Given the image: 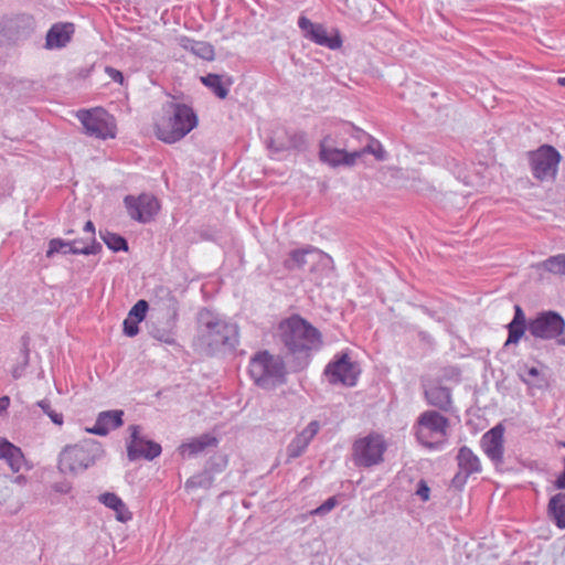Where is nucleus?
Instances as JSON below:
<instances>
[{
    "label": "nucleus",
    "instance_id": "nucleus-1",
    "mask_svg": "<svg viewBox=\"0 0 565 565\" xmlns=\"http://www.w3.org/2000/svg\"><path fill=\"white\" fill-rule=\"evenodd\" d=\"M198 345L206 355L231 352L238 343L237 326L227 322L209 309H202L198 315Z\"/></svg>",
    "mask_w": 565,
    "mask_h": 565
},
{
    "label": "nucleus",
    "instance_id": "nucleus-2",
    "mask_svg": "<svg viewBox=\"0 0 565 565\" xmlns=\"http://www.w3.org/2000/svg\"><path fill=\"white\" fill-rule=\"evenodd\" d=\"M280 342L297 359H306L321 345L320 332L299 316L282 320L277 330Z\"/></svg>",
    "mask_w": 565,
    "mask_h": 565
},
{
    "label": "nucleus",
    "instance_id": "nucleus-3",
    "mask_svg": "<svg viewBox=\"0 0 565 565\" xmlns=\"http://www.w3.org/2000/svg\"><path fill=\"white\" fill-rule=\"evenodd\" d=\"M168 107L171 114L156 122L154 132L159 140L174 143L198 126V116L192 107L185 104L169 103Z\"/></svg>",
    "mask_w": 565,
    "mask_h": 565
},
{
    "label": "nucleus",
    "instance_id": "nucleus-4",
    "mask_svg": "<svg viewBox=\"0 0 565 565\" xmlns=\"http://www.w3.org/2000/svg\"><path fill=\"white\" fill-rule=\"evenodd\" d=\"M249 373L255 383L264 390H273L286 383L287 367L280 355L268 351L257 353L250 361Z\"/></svg>",
    "mask_w": 565,
    "mask_h": 565
},
{
    "label": "nucleus",
    "instance_id": "nucleus-5",
    "mask_svg": "<svg viewBox=\"0 0 565 565\" xmlns=\"http://www.w3.org/2000/svg\"><path fill=\"white\" fill-rule=\"evenodd\" d=\"M413 430L423 447L438 450L448 440L449 420L436 411H425L418 416Z\"/></svg>",
    "mask_w": 565,
    "mask_h": 565
},
{
    "label": "nucleus",
    "instance_id": "nucleus-6",
    "mask_svg": "<svg viewBox=\"0 0 565 565\" xmlns=\"http://www.w3.org/2000/svg\"><path fill=\"white\" fill-rule=\"evenodd\" d=\"M103 445L95 439H85L79 444L66 446L60 454L61 472L77 473L84 471L104 456Z\"/></svg>",
    "mask_w": 565,
    "mask_h": 565
},
{
    "label": "nucleus",
    "instance_id": "nucleus-7",
    "mask_svg": "<svg viewBox=\"0 0 565 565\" xmlns=\"http://www.w3.org/2000/svg\"><path fill=\"white\" fill-rule=\"evenodd\" d=\"M387 444L384 437L377 433H371L359 437L352 445V460L359 468H371L384 460Z\"/></svg>",
    "mask_w": 565,
    "mask_h": 565
},
{
    "label": "nucleus",
    "instance_id": "nucleus-8",
    "mask_svg": "<svg viewBox=\"0 0 565 565\" xmlns=\"http://www.w3.org/2000/svg\"><path fill=\"white\" fill-rule=\"evenodd\" d=\"M562 160L561 153L550 145H543L529 152V161L533 177L540 181H554Z\"/></svg>",
    "mask_w": 565,
    "mask_h": 565
},
{
    "label": "nucleus",
    "instance_id": "nucleus-9",
    "mask_svg": "<svg viewBox=\"0 0 565 565\" xmlns=\"http://www.w3.org/2000/svg\"><path fill=\"white\" fill-rule=\"evenodd\" d=\"M129 440H127V457L130 461L145 458L149 461L161 455L162 448L160 444L149 440L140 435L141 427L139 425L129 426Z\"/></svg>",
    "mask_w": 565,
    "mask_h": 565
},
{
    "label": "nucleus",
    "instance_id": "nucleus-10",
    "mask_svg": "<svg viewBox=\"0 0 565 565\" xmlns=\"http://www.w3.org/2000/svg\"><path fill=\"white\" fill-rule=\"evenodd\" d=\"M332 259L329 255L315 247L294 249L284 260V266L289 270L302 269L306 266L311 271L317 270V266L329 267Z\"/></svg>",
    "mask_w": 565,
    "mask_h": 565
},
{
    "label": "nucleus",
    "instance_id": "nucleus-11",
    "mask_svg": "<svg viewBox=\"0 0 565 565\" xmlns=\"http://www.w3.org/2000/svg\"><path fill=\"white\" fill-rule=\"evenodd\" d=\"M35 26L36 22L32 14L18 13L3 19L1 31L8 41L18 43L31 38Z\"/></svg>",
    "mask_w": 565,
    "mask_h": 565
},
{
    "label": "nucleus",
    "instance_id": "nucleus-12",
    "mask_svg": "<svg viewBox=\"0 0 565 565\" xmlns=\"http://www.w3.org/2000/svg\"><path fill=\"white\" fill-rule=\"evenodd\" d=\"M564 329V319L553 311L540 313L527 324L529 332L540 339H554L561 335Z\"/></svg>",
    "mask_w": 565,
    "mask_h": 565
},
{
    "label": "nucleus",
    "instance_id": "nucleus-13",
    "mask_svg": "<svg viewBox=\"0 0 565 565\" xmlns=\"http://www.w3.org/2000/svg\"><path fill=\"white\" fill-rule=\"evenodd\" d=\"M124 203L128 215L132 220L143 224L152 221L160 209L158 200L153 195L145 193L137 198L127 195L124 199Z\"/></svg>",
    "mask_w": 565,
    "mask_h": 565
},
{
    "label": "nucleus",
    "instance_id": "nucleus-14",
    "mask_svg": "<svg viewBox=\"0 0 565 565\" xmlns=\"http://www.w3.org/2000/svg\"><path fill=\"white\" fill-rule=\"evenodd\" d=\"M324 374L332 384L340 383L345 386H354L360 370L359 366L350 360L348 354H342L339 359L327 365Z\"/></svg>",
    "mask_w": 565,
    "mask_h": 565
},
{
    "label": "nucleus",
    "instance_id": "nucleus-15",
    "mask_svg": "<svg viewBox=\"0 0 565 565\" xmlns=\"http://www.w3.org/2000/svg\"><path fill=\"white\" fill-rule=\"evenodd\" d=\"M273 153L288 150H301L306 147V137L302 132H289L284 127H277L266 140Z\"/></svg>",
    "mask_w": 565,
    "mask_h": 565
},
{
    "label": "nucleus",
    "instance_id": "nucleus-16",
    "mask_svg": "<svg viewBox=\"0 0 565 565\" xmlns=\"http://www.w3.org/2000/svg\"><path fill=\"white\" fill-rule=\"evenodd\" d=\"M298 26L303 35L318 45L326 46L330 50H337L342 45L339 34L329 35L327 29L319 23H313L306 17H300Z\"/></svg>",
    "mask_w": 565,
    "mask_h": 565
},
{
    "label": "nucleus",
    "instance_id": "nucleus-17",
    "mask_svg": "<svg viewBox=\"0 0 565 565\" xmlns=\"http://www.w3.org/2000/svg\"><path fill=\"white\" fill-rule=\"evenodd\" d=\"M105 117L106 113L100 110H83L78 115L87 135L100 139L114 138L115 134Z\"/></svg>",
    "mask_w": 565,
    "mask_h": 565
},
{
    "label": "nucleus",
    "instance_id": "nucleus-18",
    "mask_svg": "<svg viewBox=\"0 0 565 565\" xmlns=\"http://www.w3.org/2000/svg\"><path fill=\"white\" fill-rule=\"evenodd\" d=\"M504 427L499 424L488 430L480 440L481 448L487 457L495 465L503 462Z\"/></svg>",
    "mask_w": 565,
    "mask_h": 565
},
{
    "label": "nucleus",
    "instance_id": "nucleus-19",
    "mask_svg": "<svg viewBox=\"0 0 565 565\" xmlns=\"http://www.w3.org/2000/svg\"><path fill=\"white\" fill-rule=\"evenodd\" d=\"M74 33L75 25L73 23H54L46 32L44 47L46 50L63 49L72 41Z\"/></svg>",
    "mask_w": 565,
    "mask_h": 565
},
{
    "label": "nucleus",
    "instance_id": "nucleus-20",
    "mask_svg": "<svg viewBox=\"0 0 565 565\" xmlns=\"http://www.w3.org/2000/svg\"><path fill=\"white\" fill-rule=\"evenodd\" d=\"M362 156V152H347L342 149L330 148L326 142L320 145V160L331 167L353 166Z\"/></svg>",
    "mask_w": 565,
    "mask_h": 565
},
{
    "label": "nucleus",
    "instance_id": "nucleus-21",
    "mask_svg": "<svg viewBox=\"0 0 565 565\" xmlns=\"http://www.w3.org/2000/svg\"><path fill=\"white\" fill-rule=\"evenodd\" d=\"M320 425L317 420L310 422L287 446L289 459L300 457L309 446L310 441L318 434Z\"/></svg>",
    "mask_w": 565,
    "mask_h": 565
},
{
    "label": "nucleus",
    "instance_id": "nucleus-22",
    "mask_svg": "<svg viewBox=\"0 0 565 565\" xmlns=\"http://www.w3.org/2000/svg\"><path fill=\"white\" fill-rule=\"evenodd\" d=\"M124 411L114 409L100 412L97 416L96 423L87 431L98 436H106L110 429H116L124 424Z\"/></svg>",
    "mask_w": 565,
    "mask_h": 565
},
{
    "label": "nucleus",
    "instance_id": "nucleus-23",
    "mask_svg": "<svg viewBox=\"0 0 565 565\" xmlns=\"http://www.w3.org/2000/svg\"><path fill=\"white\" fill-rule=\"evenodd\" d=\"M457 461L460 469V472L458 473L457 478L460 477V475H463L465 478L472 473H477L481 471V462L480 459L473 451L463 446L459 449L457 455Z\"/></svg>",
    "mask_w": 565,
    "mask_h": 565
},
{
    "label": "nucleus",
    "instance_id": "nucleus-24",
    "mask_svg": "<svg viewBox=\"0 0 565 565\" xmlns=\"http://www.w3.org/2000/svg\"><path fill=\"white\" fill-rule=\"evenodd\" d=\"M0 459H4L13 472H18L24 463L21 449L6 439L0 440Z\"/></svg>",
    "mask_w": 565,
    "mask_h": 565
},
{
    "label": "nucleus",
    "instance_id": "nucleus-25",
    "mask_svg": "<svg viewBox=\"0 0 565 565\" xmlns=\"http://www.w3.org/2000/svg\"><path fill=\"white\" fill-rule=\"evenodd\" d=\"M153 297L158 305L168 311V316L175 320L178 317V300L172 291L166 286H157L153 288Z\"/></svg>",
    "mask_w": 565,
    "mask_h": 565
},
{
    "label": "nucleus",
    "instance_id": "nucleus-26",
    "mask_svg": "<svg viewBox=\"0 0 565 565\" xmlns=\"http://www.w3.org/2000/svg\"><path fill=\"white\" fill-rule=\"evenodd\" d=\"M425 396L428 404L439 409L449 411L451 407V394L447 387L430 386L426 388Z\"/></svg>",
    "mask_w": 565,
    "mask_h": 565
},
{
    "label": "nucleus",
    "instance_id": "nucleus-27",
    "mask_svg": "<svg viewBox=\"0 0 565 565\" xmlns=\"http://www.w3.org/2000/svg\"><path fill=\"white\" fill-rule=\"evenodd\" d=\"M99 501L116 512V518L118 521L126 522L131 519V513L128 511L124 501L116 493L105 492L100 494Z\"/></svg>",
    "mask_w": 565,
    "mask_h": 565
},
{
    "label": "nucleus",
    "instance_id": "nucleus-28",
    "mask_svg": "<svg viewBox=\"0 0 565 565\" xmlns=\"http://www.w3.org/2000/svg\"><path fill=\"white\" fill-rule=\"evenodd\" d=\"M217 439L211 435H202L192 439L190 443L180 446V452L183 457H192L202 452L206 447L216 446Z\"/></svg>",
    "mask_w": 565,
    "mask_h": 565
},
{
    "label": "nucleus",
    "instance_id": "nucleus-29",
    "mask_svg": "<svg viewBox=\"0 0 565 565\" xmlns=\"http://www.w3.org/2000/svg\"><path fill=\"white\" fill-rule=\"evenodd\" d=\"M547 512L558 529H565V493H557L550 499Z\"/></svg>",
    "mask_w": 565,
    "mask_h": 565
},
{
    "label": "nucleus",
    "instance_id": "nucleus-30",
    "mask_svg": "<svg viewBox=\"0 0 565 565\" xmlns=\"http://www.w3.org/2000/svg\"><path fill=\"white\" fill-rule=\"evenodd\" d=\"M201 82L221 99H224L228 94V88L218 74L209 73L201 77Z\"/></svg>",
    "mask_w": 565,
    "mask_h": 565
},
{
    "label": "nucleus",
    "instance_id": "nucleus-31",
    "mask_svg": "<svg viewBox=\"0 0 565 565\" xmlns=\"http://www.w3.org/2000/svg\"><path fill=\"white\" fill-rule=\"evenodd\" d=\"M99 236L103 239V242L106 244V246L115 253L128 252V249H129L127 239L117 233H111L108 231H105V232L100 231Z\"/></svg>",
    "mask_w": 565,
    "mask_h": 565
},
{
    "label": "nucleus",
    "instance_id": "nucleus-32",
    "mask_svg": "<svg viewBox=\"0 0 565 565\" xmlns=\"http://www.w3.org/2000/svg\"><path fill=\"white\" fill-rule=\"evenodd\" d=\"M79 241H64L62 238H52L49 241V248L45 256L52 258L55 254L61 253L63 255L73 254L68 249H77L76 243Z\"/></svg>",
    "mask_w": 565,
    "mask_h": 565
},
{
    "label": "nucleus",
    "instance_id": "nucleus-33",
    "mask_svg": "<svg viewBox=\"0 0 565 565\" xmlns=\"http://www.w3.org/2000/svg\"><path fill=\"white\" fill-rule=\"evenodd\" d=\"M190 50L196 56L211 61L214 58V47L204 41H192Z\"/></svg>",
    "mask_w": 565,
    "mask_h": 565
},
{
    "label": "nucleus",
    "instance_id": "nucleus-34",
    "mask_svg": "<svg viewBox=\"0 0 565 565\" xmlns=\"http://www.w3.org/2000/svg\"><path fill=\"white\" fill-rule=\"evenodd\" d=\"M213 483V477L209 471H204L200 475L193 476L185 482L186 489H196V488H210Z\"/></svg>",
    "mask_w": 565,
    "mask_h": 565
},
{
    "label": "nucleus",
    "instance_id": "nucleus-35",
    "mask_svg": "<svg viewBox=\"0 0 565 565\" xmlns=\"http://www.w3.org/2000/svg\"><path fill=\"white\" fill-rule=\"evenodd\" d=\"M543 267L553 274L565 275V254H559L547 258L543 263Z\"/></svg>",
    "mask_w": 565,
    "mask_h": 565
},
{
    "label": "nucleus",
    "instance_id": "nucleus-36",
    "mask_svg": "<svg viewBox=\"0 0 565 565\" xmlns=\"http://www.w3.org/2000/svg\"><path fill=\"white\" fill-rule=\"evenodd\" d=\"M35 405L39 406L43 411V413L50 417L52 423H54L57 426L63 425V423H64L63 414L60 412H56L52 407L51 402L49 399H46V398L41 399V401L36 402Z\"/></svg>",
    "mask_w": 565,
    "mask_h": 565
},
{
    "label": "nucleus",
    "instance_id": "nucleus-37",
    "mask_svg": "<svg viewBox=\"0 0 565 565\" xmlns=\"http://www.w3.org/2000/svg\"><path fill=\"white\" fill-rule=\"evenodd\" d=\"M148 309V301L140 299L132 306L127 317L130 318L131 320L141 322L145 320Z\"/></svg>",
    "mask_w": 565,
    "mask_h": 565
},
{
    "label": "nucleus",
    "instance_id": "nucleus-38",
    "mask_svg": "<svg viewBox=\"0 0 565 565\" xmlns=\"http://www.w3.org/2000/svg\"><path fill=\"white\" fill-rule=\"evenodd\" d=\"M508 330H509V335L505 341V345L516 344L520 341V339L522 338V335L524 334L525 326L515 324V323L510 322L508 324Z\"/></svg>",
    "mask_w": 565,
    "mask_h": 565
},
{
    "label": "nucleus",
    "instance_id": "nucleus-39",
    "mask_svg": "<svg viewBox=\"0 0 565 565\" xmlns=\"http://www.w3.org/2000/svg\"><path fill=\"white\" fill-rule=\"evenodd\" d=\"M103 246L100 243L96 241L95 237H92V244L78 247L77 249H70L74 255H96L100 253Z\"/></svg>",
    "mask_w": 565,
    "mask_h": 565
},
{
    "label": "nucleus",
    "instance_id": "nucleus-40",
    "mask_svg": "<svg viewBox=\"0 0 565 565\" xmlns=\"http://www.w3.org/2000/svg\"><path fill=\"white\" fill-rule=\"evenodd\" d=\"M337 504H338L337 499L334 497H331L328 500H326L321 505H319L318 508L312 510L311 514H315V515H326L331 510H333Z\"/></svg>",
    "mask_w": 565,
    "mask_h": 565
},
{
    "label": "nucleus",
    "instance_id": "nucleus-41",
    "mask_svg": "<svg viewBox=\"0 0 565 565\" xmlns=\"http://www.w3.org/2000/svg\"><path fill=\"white\" fill-rule=\"evenodd\" d=\"M139 321L131 320L127 317L122 323L124 333L130 338L137 335L139 332Z\"/></svg>",
    "mask_w": 565,
    "mask_h": 565
},
{
    "label": "nucleus",
    "instance_id": "nucleus-42",
    "mask_svg": "<svg viewBox=\"0 0 565 565\" xmlns=\"http://www.w3.org/2000/svg\"><path fill=\"white\" fill-rule=\"evenodd\" d=\"M361 152L362 154L366 152L372 153L380 160L384 159L385 153L383 147L377 141L375 142L374 140H372V143L367 145Z\"/></svg>",
    "mask_w": 565,
    "mask_h": 565
},
{
    "label": "nucleus",
    "instance_id": "nucleus-43",
    "mask_svg": "<svg viewBox=\"0 0 565 565\" xmlns=\"http://www.w3.org/2000/svg\"><path fill=\"white\" fill-rule=\"evenodd\" d=\"M29 345H30V337H29V334H23L21 337V355H22L23 366L29 365V361H30Z\"/></svg>",
    "mask_w": 565,
    "mask_h": 565
},
{
    "label": "nucleus",
    "instance_id": "nucleus-44",
    "mask_svg": "<svg viewBox=\"0 0 565 565\" xmlns=\"http://www.w3.org/2000/svg\"><path fill=\"white\" fill-rule=\"evenodd\" d=\"M152 337L162 342V343H166V344H175V339L174 337L172 335V333L170 332H167L164 330H156L152 332Z\"/></svg>",
    "mask_w": 565,
    "mask_h": 565
},
{
    "label": "nucleus",
    "instance_id": "nucleus-45",
    "mask_svg": "<svg viewBox=\"0 0 565 565\" xmlns=\"http://www.w3.org/2000/svg\"><path fill=\"white\" fill-rule=\"evenodd\" d=\"M416 495L420 498L422 501L426 502L430 497V489L425 480H419L417 483V488L415 491Z\"/></svg>",
    "mask_w": 565,
    "mask_h": 565
},
{
    "label": "nucleus",
    "instance_id": "nucleus-46",
    "mask_svg": "<svg viewBox=\"0 0 565 565\" xmlns=\"http://www.w3.org/2000/svg\"><path fill=\"white\" fill-rule=\"evenodd\" d=\"M105 72L114 82H116L120 85H124L125 77H124V74L119 70L114 68L111 66H106Z\"/></svg>",
    "mask_w": 565,
    "mask_h": 565
},
{
    "label": "nucleus",
    "instance_id": "nucleus-47",
    "mask_svg": "<svg viewBox=\"0 0 565 565\" xmlns=\"http://www.w3.org/2000/svg\"><path fill=\"white\" fill-rule=\"evenodd\" d=\"M10 498V490L8 488V477H0V503L7 502Z\"/></svg>",
    "mask_w": 565,
    "mask_h": 565
},
{
    "label": "nucleus",
    "instance_id": "nucleus-48",
    "mask_svg": "<svg viewBox=\"0 0 565 565\" xmlns=\"http://www.w3.org/2000/svg\"><path fill=\"white\" fill-rule=\"evenodd\" d=\"M52 489L57 493L66 494L71 491L72 484L68 481L55 482Z\"/></svg>",
    "mask_w": 565,
    "mask_h": 565
},
{
    "label": "nucleus",
    "instance_id": "nucleus-49",
    "mask_svg": "<svg viewBox=\"0 0 565 565\" xmlns=\"http://www.w3.org/2000/svg\"><path fill=\"white\" fill-rule=\"evenodd\" d=\"M515 312H514V317L512 319V323H515V324H523L525 326V316H524V312L523 310L521 309L520 306H515Z\"/></svg>",
    "mask_w": 565,
    "mask_h": 565
},
{
    "label": "nucleus",
    "instance_id": "nucleus-50",
    "mask_svg": "<svg viewBox=\"0 0 565 565\" xmlns=\"http://www.w3.org/2000/svg\"><path fill=\"white\" fill-rule=\"evenodd\" d=\"M540 374L539 370L536 367H529L526 369L525 371V375L526 377L523 379L524 382H529L530 379H535Z\"/></svg>",
    "mask_w": 565,
    "mask_h": 565
},
{
    "label": "nucleus",
    "instance_id": "nucleus-51",
    "mask_svg": "<svg viewBox=\"0 0 565 565\" xmlns=\"http://www.w3.org/2000/svg\"><path fill=\"white\" fill-rule=\"evenodd\" d=\"M8 482H13V483H17L19 486H23V484L26 483V478L23 475H19L17 477H12V478L8 477Z\"/></svg>",
    "mask_w": 565,
    "mask_h": 565
},
{
    "label": "nucleus",
    "instance_id": "nucleus-52",
    "mask_svg": "<svg viewBox=\"0 0 565 565\" xmlns=\"http://www.w3.org/2000/svg\"><path fill=\"white\" fill-rule=\"evenodd\" d=\"M26 366H23V362L21 361L20 365L15 366L13 370H12V376L14 379H19L22 376L24 370H25Z\"/></svg>",
    "mask_w": 565,
    "mask_h": 565
},
{
    "label": "nucleus",
    "instance_id": "nucleus-53",
    "mask_svg": "<svg viewBox=\"0 0 565 565\" xmlns=\"http://www.w3.org/2000/svg\"><path fill=\"white\" fill-rule=\"evenodd\" d=\"M10 405V398L8 396L0 397V414L8 409Z\"/></svg>",
    "mask_w": 565,
    "mask_h": 565
},
{
    "label": "nucleus",
    "instance_id": "nucleus-54",
    "mask_svg": "<svg viewBox=\"0 0 565 565\" xmlns=\"http://www.w3.org/2000/svg\"><path fill=\"white\" fill-rule=\"evenodd\" d=\"M84 231L90 233L92 237H95V225L92 221L85 223Z\"/></svg>",
    "mask_w": 565,
    "mask_h": 565
},
{
    "label": "nucleus",
    "instance_id": "nucleus-55",
    "mask_svg": "<svg viewBox=\"0 0 565 565\" xmlns=\"http://www.w3.org/2000/svg\"><path fill=\"white\" fill-rule=\"evenodd\" d=\"M307 365V361H298L297 362V365L292 367V371H298V370H301L303 369L305 366Z\"/></svg>",
    "mask_w": 565,
    "mask_h": 565
},
{
    "label": "nucleus",
    "instance_id": "nucleus-56",
    "mask_svg": "<svg viewBox=\"0 0 565 565\" xmlns=\"http://www.w3.org/2000/svg\"><path fill=\"white\" fill-rule=\"evenodd\" d=\"M557 82L561 86H565V77H559Z\"/></svg>",
    "mask_w": 565,
    "mask_h": 565
},
{
    "label": "nucleus",
    "instance_id": "nucleus-57",
    "mask_svg": "<svg viewBox=\"0 0 565 565\" xmlns=\"http://www.w3.org/2000/svg\"><path fill=\"white\" fill-rule=\"evenodd\" d=\"M73 233H74V231H73V230H67V231L65 232V234H66V235H71V234H73Z\"/></svg>",
    "mask_w": 565,
    "mask_h": 565
},
{
    "label": "nucleus",
    "instance_id": "nucleus-58",
    "mask_svg": "<svg viewBox=\"0 0 565 565\" xmlns=\"http://www.w3.org/2000/svg\"><path fill=\"white\" fill-rule=\"evenodd\" d=\"M242 504H243L245 508H247V500H245V499H244V500L242 501Z\"/></svg>",
    "mask_w": 565,
    "mask_h": 565
},
{
    "label": "nucleus",
    "instance_id": "nucleus-59",
    "mask_svg": "<svg viewBox=\"0 0 565 565\" xmlns=\"http://www.w3.org/2000/svg\"><path fill=\"white\" fill-rule=\"evenodd\" d=\"M78 241H79V242H78V243H76V246H77V247H81V244L83 243V239H78Z\"/></svg>",
    "mask_w": 565,
    "mask_h": 565
}]
</instances>
